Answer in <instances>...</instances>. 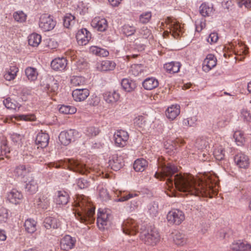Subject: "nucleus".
<instances>
[{
	"instance_id": "obj_1",
	"label": "nucleus",
	"mask_w": 251,
	"mask_h": 251,
	"mask_svg": "<svg viewBox=\"0 0 251 251\" xmlns=\"http://www.w3.org/2000/svg\"><path fill=\"white\" fill-rule=\"evenodd\" d=\"M189 195L198 197L212 198L217 194V177L206 175L201 177L194 176L189 173Z\"/></svg>"
},
{
	"instance_id": "obj_2",
	"label": "nucleus",
	"mask_w": 251,
	"mask_h": 251,
	"mask_svg": "<svg viewBox=\"0 0 251 251\" xmlns=\"http://www.w3.org/2000/svg\"><path fill=\"white\" fill-rule=\"evenodd\" d=\"M177 172V168L174 164L169 163L163 166L160 171L156 172L154 176L160 180L167 177L166 183H168L169 187L172 186L174 184L179 192L183 193L181 194L182 196H187L188 189V176L179 174L173 176V175Z\"/></svg>"
},
{
	"instance_id": "obj_3",
	"label": "nucleus",
	"mask_w": 251,
	"mask_h": 251,
	"mask_svg": "<svg viewBox=\"0 0 251 251\" xmlns=\"http://www.w3.org/2000/svg\"><path fill=\"white\" fill-rule=\"evenodd\" d=\"M75 216L81 223L92 222L95 208L85 196L78 197L75 201Z\"/></svg>"
},
{
	"instance_id": "obj_4",
	"label": "nucleus",
	"mask_w": 251,
	"mask_h": 251,
	"mask_svg": "<svg viewBox=\"0 0 251 251\" xmlns=\"http://www.w3.org/2000/svg\"><path fill=\"white\" fill-rule=\"evenodd\" d=\"M47 165L49 168L54 167L57 169L67 167L70 170L80 174H87L90 172V170L82 162L72 159L50 162Z\"/></svg>"
},
{
	"instance_id": "obj_5",
	"label": "nucleus",
	"mask_w": 251,
	"mask_h": 251,
	"mask_svg": "<svg viewBox=\"0 0 251 251\" xmlns=\"http://www.w3.org/2000/svg\"><path fill=\"white\" fill-rule=\"evenodd\" d=\"M140 238L146 244L154 246L159 242L160 236L156 229L150 227L141 231Z\"/></svg>"
},
{
	"instance_id": "obj_6",
	"label": "nucleus",
	"mask_w": 251,
	"mask_h": 251,
	"mask_svg": "<svg viewBox=\"0 0 251 251\" xmlns=\"http://www.w3.org/2000/svg\"><path fill=\"white\" fill-rule=\"evenodd\" d=\"M80 136L79 132L75 129L61 132L59 135V140L61 144L67 146Z\"/></svg>"
},
{
	"instance_id": "obj_7",
	"label": "nucleus",
	"mask_w": 251,
	"mask_h": 251,
	"mask_svg": "<svg viewBox=\"0 0 251 251\" xmlns=\"http://www.w3.org/2000/svg\"><path fill=\"white\" fill-rule=\"evenodd\" d=\"M56 22L53 17L48 14H44L41 16L39 22V27L43 31H49L54 28Z\"/></svg>"
},
{
	"instance_id": "obj_8",
	"label": "nucleus",
	"mask_w": 251,
	"mask_h": 251,
	"mask_svg": "<svg viewBox=\"0 0 251 251\" xmlns=\"http://www.w3.org/2000/svg\"><path fill=\"white\" fill-rule=\"evenodd\" d=\"M185 216L183 212L179 209H174L169 211L167 215V219L170 224L178 225L184 221Z\"/></svg>"
},
{
	"instance_id": "obj_9",
	"label": "nucleus",
	"mask_w": 251,
	"mask_h": 251,
	"mask_svg": "<svg viewBox=\"0 0 251 251\" xmlns=\"http://www.w3.org/2000/svg\"><path fill=\"white\" fill-rule=\"evenodd\" d=\"M122 227L123 232L127 235H135L138 231L137 223L132 219L124 221Z\"/></svg>"
},
{
	"instance_id": "obj_10",
	"label": "nucleus",
	"mask_w": 251,
	"mask_h": 251,
	"mask_svg": "<svg viewBox=\"0 0 251 251\" xmlns=\"http://www.w3.org/2000/svg\"><path fill=\"white\" fill-rule=\"evenodd\" d=\"M169 25L170 33L175 38H177L182 32V27L176 19L168 17L166 20Z\"/></svg>"
},
{
	"instance_id": "obj_11",
	"label": "nucleus",
	"mask_w": 251,
	"mask_h": 251,
	"mask_svg": "<svg viewBox=\"0 0 251 251\" xmlns=\"http://www.w3.org/2000/svg\"><path fill=\"white\" fill-rule=\"evenodd\" d=\"M129 135L126 131L124 130H117L114 134L115 144L116 147L123 148L127 143Z\"/></svg>"
},
{
	"instance_id": "obj_12",
	"label": "nucleus",
	"mask_w": 251,
	"mask_h": 251,
	"mask_svg": "<svg viewBox=\"0 0 251 251\" xmlns=\"http://www.w3.org/2000/svg\"><path fill=\"white\" fill-rule=\"evenodd\" d=\"M111 217L109 210H99L97 215V224L99 228H104V226L107 225Z\"/></svg>"
},
{
	"instance_id": "obj_13",
	"label": "nucleus",
	"mask_w": 251,
	"mask_h": 251,
	"mask_svg": "<svg viewBox=\"0 0 251 251\" xmlns=\"http://www.w3.org/2000/svg\"><path fill=\"white\" fill-rule=\"evenodd\" d=\"M76 39L79 45H86L91 39V34L86 28H83L77 31Z\"/></svg>"
},
{
	"instance_id": "obj_14",
	"label": "nucleus",
	"mask_w": 251,
	"mask_h": 251,
	"mask_svg": "<svg viewBox=\"0 0 251 251\" xmlns=\"http://www.w3.org/2000/svg\"><path fill=\"white\" fill-rule=\"evenodd\" d=\"M91 25L94 28L101 32L105 31L108 27L107 20L100 17L94 18L91 21Z\"/></svg>"
},
{
	"instance_id": "obj_15",
	"label": "nucleus",
	"mask_w": 251,
	"mask_h": 251,
	"mask_svg": "<svg viewBox=\"0 0 251 251\" xmlns=\"http://www.w3.org/2000/svg\"><path fill=\"white\" fill-rule=\"evenodd\" d=\"M70 196L68 193L64 190L57 191L54 196V201L57 205H66L69 202Z\"/></svg>"
},
{
	"instance_id": "obj_16",
	"label": "nucleus",
	"mask_w": 251,
	"mask_h": 251,
	"mask_svg": "<svg viewBox=\"0 0 251 251\" xmlns=\"http://www.w3.org/2000/svg\"><path fill=\"white\" fill-rule=\"evenodd\" d=\"M234 162L240 168L247 169L249 167L250 161L247 155L243 153H239L234 157Z\"/></svg>"
},
{
	"instance_id": "obj_17",
	"label": "nucleus",
	"mask_w": 251,
	"mask_h": 251,
	"mask_svg": "<svg viewBox=\"0 0 251 251\" xmlns=\"http://www.w3.org/2000/svg\"><path fill=\"white\" fill-rule=\"evenodd\" d=\"M232 115L230 111H223L221 115L218 118L217 125L219 127L227 126L230 122Z\"/></svg>"
},
{
	"instance_id": "obj_18",
	"label": "nucleus",
	"mask_w": 251,
	"mask_h": 251,
	"mask_svg": "<svg viewBox=\"0 0 251 251\" xmlns=\"http://www.w3.org/2000/svg\"><path fill=\"white\" fill-rule=\"evenodd\" d=\"M233 251H251V244L241 240L234 241L230 245Z\"/></svg>"
},
{
	"instance_id": "obj_19",
	"label": "nucleus",
	"mask_w": 251,
	"mask_h": 251,
	"mask_svg": "<svg viewBox=\"0 0 251 251\" xmlns=\"http://www.w3.org/2000/svg\"><path fill=\"white\" fill-rule=\"evenodd\" d=\"M89 90L86 88L76 89L72 92L73 98L76 101L84 100L89 96Z\"/></svg>"
},
{
	"instance_id": "obj_20",
	"label": "nucleus",
	"mask_w": 251,
	"mask_h": 251,
	"mask_svg": "<svg viewBox=\"0 0 251 251\" xmlns=\"http://www.w3.org/2000/svg\"><path fill=\"white\" fill-rule=\"evenodd\" d=\"M116 66V64L114 61L105 60L98 62L96 67L99 71L106 72L114 70Z\"/></svg>"
},
{
	"instance_id": "obj_21",
	"label": "nucleus",
	"mask_w": 251,
	"mask_h": 251,
	"mask_svg": "<svg viewBox=\"0 0 251 251\" xmlns=\"http://www.w3.org/2000/svg\"><path fill=\"white\" fill-rule=\"evenodd\" d=\"M216 63L217 59L215 56L212 54H208L203 62V71L205 72H209L216 65Z\"/></svg>"
},
{
	"instance_id": "obj_22",
	"label": "nucleus",
	"mask_w": 251,
	"mask_h": 251,
	"mask_svg": "<svg viewBox=\"0 0 251 251\" xmlns=\"http://www.w3.org/2000/svg\"><path fill=\"white\" fill-rule=\"evenodd\" d=\"M75 238L66 235L60 241V247L62 250L65 251L71 250L75 246Z\"/></svg>"
},
{
	"instance_id": "obj_23",
	"label": "nucleus",
	"mask_w": 251,
	"mask_h": 251,
	"mask_svg": "<svg viewBox=\"0 0 251 251\" xmlns=\"http://www.w3.org/2000/svg\"><path fill=\"white\" fill-rule=\"evenodd\" d=\"M184 141L180 139H177L176 140H168L164 143V148L167 152L172 153L176 150L179 144H183Z\"/></svg>"
},
{
	"instance_id": "obj_24",
	"label": "nucleus",
	"mask_w": 251,
	"mask_h": 251,
	"mask_svg": "<svg viewBox=\"0 0 251 251\" xmlns=\"http://www.w3.org/2000/svg\"><path fill=\"white\" fill-rule=\"evenodd\" d=\"M109 166L114 171L119 170L124 165V161L121 156L114 154L109 161Z\"/></svg>"
},
{
	"instance_id": "obj_25",
	"label": "nucleus",
	"mask_w": 251,
	"mask_h": 251,
	"mask_svg": "<svg viewBox=\"0 0 251 251\" xmlns=\"http://www.w3.org/2000/svg\"><path fill=\"white\" fill-rule=\"evenodd\" d=\"M32 171V168L29 165L22 164L16 167L14 173L18 176L24 178L26 176Z\"/></svg>"
},
{
	"instance_id": "obj_26",
	"label": "nucleus",
	"mask_w": 251,
	"mask_h": 251,
	"mask_svg": "<svg viewBox=\"0 0 251 251\" xmlns=\"http://www.w3.org/2000/svg\"><path fill=\"white\" fill-rule=\"evenodd\" d=\"M67 65V60L64 58H57L53 59L51 62V67L56 71H63L65 69Z\"/></svg>"
},
{
	"instance_id": "obj_27",
	"label": "nucleus",
	"mask_w": 251,
	"mask_h": 251,
	"mask_svg": "<svg viewBox=\"0 0 251 251\" xmlns=\"http://www.w3.org/2000/svg\"><path fill=\"white\" fill-rule=\"evenodd\" d=\"M234 51L235 54L241 57H237V59L242 60L245 58V56L249 52V48L246 45L244 44L238 43L237 45L234 48Z\"/></svg>"
},
{
	"instance_id": "obj_28",
	"label": "nucleus",
	"mask_w": 251,
	"mask_h": 251,
	"mask_svg": "<svg viewBox=\"0 0 251 251\" xmlns=\"http://www.w3.org/2000/svg\"><path fill=\"white\" fill-rule=\"evenodd\" d=\"M50 139L49 135L44 132H39L36 136L35 142L38 146V148L39 147L44 148L46 147L49 144V141Z\"/></svg>"
},
{
	"instance_id": "obj_29",
	"label": "nucleus",
	"mask_w": 251,
	"mask_h": 251,
	"mask_svg": "<svg viewBox=\"0 0 251 251\" xmlns=\"http://www.w3.org/2000/svg\"><path fill=\"white\" fill-rule=\"evenodd\" d=\"M19 71V69L16 66H12L9 68L6 69L3 73V77L6 80L11 81L14 80Z\"/></svg>"
},
{
	"instance_id": "obj_30",
	"label": "nucleus",
	"mask_w": 251,
	"mask_h": 251,
	"mask_svg": "<svg viewBox=\"0 0 251 251\" xmlns=\"http://www.w3.org/2000/svg\"><path fill=\"white\" fill-rule=\"evenodd\" d=\"M23 198L22 194L16 189H12L7 194V199L13 204H17Z\"/></svg>"
},
{
	"instance_id": "obj_31",
	"label": "nucleus",
	"mask_w": 251,
	"mask_h": 251,
	"mask_svg": "<svg viewBox=\"0 0 251 251\" xmlns=\"http://www.w3.org/2000/svg\"><path fill=\"white\" fill-rule=\"evenodd\" d=\"M159 85L158 81L153 77L146 78L142 82L144 88L147 90H151L156 88Z\"/></svg>"
},
{
	"instance_id": "obj_32",
	"label": "nucleus",
	"mask_w": 251,
	"mask_h": 251,
	"mask_svg": "<svg viewBox=\"0 0 251 251\" xmlns=\"http://www.w3.org/2000/svg\"><path fill=\"white\" fill-rule=\"evenodd\" d=\"M180 113V107L178 105H172L166 111V115L170 120H174Z\"/></svg>"
},
{
	"instance_id": "obj_33",
	"label": "nucleus",
	"mask_w": 251,
	"mask_h": 251,
	"mask_svg": "<svg viewBox=\"0 0 251 251\" xmlns=\"http://www.w3.org/2000/svg\"><path fill=\"white\" fill-rule=\"evenodd\" d=\"M120 95L116 91L106 92L103 94V99L108 103L113 104L120 99Z\"/></svg>"
},
{
	"instance_id": "obj_34",
	"label": "nucleus",
	"mask_w": 251,
	"mask_h": 251,
	"mask_svg": "<svg viewBox=\"0 0 251 251\" xmlns=\"http://www.w3.org/2000/svg\"><path fill=\"white\" fill-rule=\"evenodd\" d=\"M25 74L27 79L32 82L37 80L39 75L37 69L32 67H28L25 69Z\"/></svg>"
},
{
	"instance_id": "obj_35",
	"label": "nucleus",
	"mask_w": 251,
	"mask_h": 251,
	"mask_svg": "<svg viewBox=\"0 0 251 251\" xmlns=\"http://www.w3.org/2000/svg\"><path fill=\"white\" fill-rule=\"evenodd\" d=\"M121 85L123 89L127 92L132 91L136 87L135 82L128 78L123 79L121 81Z\"/></svg>"
},
{
	"instance_id": "obj_36",
	"label": "nucleus",
	"mask_w": 251,
	"mask_h": 251,
	"mask_svg": "<svg viewBox=\"0 0 251 251\" xmlns=\"http://www.w3.org/2000/svg\"><path fill=\"white\" fill-rule=\"evenodd\" d=\"M148 163L143 158L136 159L133 164V168L136 172H143L148 166Z\"/></svg>"
},
{
	"instance_id": "obj_37",
	"label": "nucleus",
	"mask_w": 251,
	"mask_h": 251,
	"mask_svg": "<svg viewBox=\"0 0 251 251\" xmlns=\"http://www.w3.org/2000/svg\"><path fill=\"white\" fill-rule=\"evenodd\" d=\"M180 64L177 62H171L166 63L164 68L166 71L170 74L177 73L179 71Z\"/></svg>"
},
{
	"instance_id": "obj_38",
	"label": "nucleus",
	"mask_w": 251,
	"mask_h": 251,
	"mask_svg": "<svg viewBox=\"0 0 251 251\" xmlns=\"http://www.w3.org/2000/svg\"><path fill=\"white\" fill-rule=\"evenodd\" d=\"M90 53L100 57H106L109 55V52L106 49L97 46H91L89 49Z\"/></svg>"
},
{
	"instance_id": "obj_39",
	"label": "nucleus",
	"mask_w": 251,
	"mask_h": 251,
	"mask_svg": "<svg viewBox=\"0 0 251 251\" xmlns=\"http://www.w3.org/2000/svg\"><path fill=\"white\" fill-rule=\"evenodd\" d=\"M37 222L33 219L25 220L24 226L25 231L29 233H33L36 230Z\"/></svg>"
},
{
	"instance_id": "obj_40",
	"label": "nucleus",
	"mask_w": 251,
	"mask_h": 251,
	"mask_svg": "<svg viewBox=\"0 0 251 251\" xmlns=\"http://www.w3.org/2000/svg\"><path fill=\"white\" fill-rule=\"evenodd\" d=\"M45 89L50 95L52 96L56 94L58 89L57 81L54 80L50 81L46 85Z\"/></svg>"
},
{
	"instance_id": "obj_41",
	"label": "nucleus",
	"mask_w": 251,
	"mask_h": 251,
	"mask_svg": "<svg viewBox=\"0 0 251 251\" xmlns=\"http://www.w3.org/2000/svg\"><path fill=\"white\" fill-rule=\"evenodd\" d=\"M39 207L47 209L50 205V200L47 195H40L36 201Z\"/></svg>"
},
{
	"instance_id": "obj_42",
	"label": "nucleus",
	"mask_w": 251,
	"mask_h": 251,
	"mask_svg": "<svg viewBox=\"0 0 251 251\" xmlns=\"http://www.w3.org/2000/svg\"><path fill=\"white\" fill-rule=\"evenodd\" d=\"M43 225L47 229H50L51 228H57L58 227L57 220L52 217H48L45 219Z\"/></svg>"
},
{
	"instance_id": "obj_43",
	"label": "nucleus",
	"mask_w": 251,
	"mask_h": 251,
	"mask_svg": "<svg viewBox=\"0 0 251 251\" xmlns=\"http://www.w3.org/2000/svg\"><path fill=\"white\" fill-rule=\"evenodd\" d=\"M38 189V184L37 181L33 178H31L30 180L26 184V191L30 194H33L37 191Z\"/></svg>"
},
{
	"instance_id": "obj_44",
	"label": "nucleus",
	"mask_w": 251,
	"mask_h": 251,
	"mask_svg": "<svg viewBox=\"0 0 251 251\" xmlns=\"http://www.w3.org/2000/svg\"><path fill=\"white\" fill-rule=\"evenodd\" d=\"M41 36L37 33H32L28 37V44L32 47H37L41 42Z\"/></svg>"
},
{
	"instance_id": "obj_45",
	"label": "nucleus",
	"mask_w": 251,
	"mask_h": 251,
	"mask_svg": "<svg viewBox=\"0 0 251 251\" xmlns=\"http://www.w3.org/2000/svg\"><path fill=\"white\" fill-rule=\"evenodd\" d=\"M195 146L198 150H207V149L209 148V143L207 140L206 138L203 137L198 138L196 139Z\"/></svg>"
},
{
	"instance_id": "obj_46",
	"label": "nucleus",
	"mask_w": 251,
	"mask_h": 251,
	"mask_svg": "<svg viewBox=\"0 0 251 251\" xmlns=\"http://www.w3.org/2000/svg\"><path fill=\"white\" fill-rule=\"evenodd\" d=\"M200 12L203 17L209 16L213 12V7L210 6L205 3H202L200 7Z\"/></svg>"
},
{
	"instance_id": "obj_47",
	"label": "nucleus",
	"mask_w": 251,
	"mask_h": 251,
	"mask_svg": "<svg viewBox=\"0 0 251 251\" xmlns=\"http://www.w3.org/2000/svg\"><path fill=\"white\" fill-rule=\"evenodd\" d=\"M75 23V17L71 14H66L64 17L63 25L66 28L73 26Z\"/></svg>"
},
{
	"instance_id": "obj_48",
	"label": "nucleus",
	"mask_w": 251,
	"mask_h": 251,
	"mask_svg": "<svg viewBox=\"0 0 251 251\" xmlns=\"http://www.w3.org/2000/svg\"><path fill=\"white\" fill-rule=\"evenodd\" d=\"M117 195L118 197H120L118 199L117 201L120 202L126 201L132 198L138 196V194L136 193H123L121 191H119V194H117Z\"/></svg>"
},
{
	"instance_id": "obj_49",
	"label": "nucleus",
	"mask_w": 251,
	"mask_h": 251,
	"mask_svg": "<svg viewBox=\"0 0 251 251\" xmlns=\"http://www.w3.org/2000/svg\"><path fill=\"white\" fill-rule=\"evenodd\" d=\"M3 103L4 106L7 108L12 110H16L17 109H19L20 105L9 98H6L3 100Z\"/></svg>"
},
{
	"instance_id": "obj_50",
	"label": "nucleus",
	"mask_w": 251,
	"mask_h": 251,
	"mask_svg": "<svg viewBox=\"0 0 251 251\" xmlns=\"http://www.w3.org/2000/svg\"><path fill=\"white\" fill-rule=\"evenodd\" d=\"M59 111L64 114H73L76 112V108L73 106L62 105L59 108Z\"/></svg>"
},
{
	"instance_id": "obj_51",
	"label": "nucleus",
	"mask_w": 251,
	"mask_h": 251,
	"mask_svg": "<svg viewBox=\"0 0 251 251\" xmlns=\"http://www.w3.org/2000/svg\"><path fill=\"white\" fill-rule=\"evenodd\" d=\"M225 149L222 146H218L215 149L213 155L217 160H222L225 157Z\"/></svg>"
},
{
	"instance_id": "obj_52",
	"label": "nucleus",
	"mask_w": 251,
	"mask_h": 251,
	"mask_svg": "<svg viewBox=\"0 0 251 251\" xmlns=\"http://www.w3.org/2000/svg\"><path fill=\"white\" fill-rule=\"evenodd\" d=\"M122 31L125 35L129 36L133 35L136 31V28L133 25H125L122 27Z\"/></svg>"
},
{
	"instance_id": "obj_53",
	"label": "nucleus",
	"mask_w": 251,
	"mask_h": 251,
	"mask_svg": "<svg viewBox=\"0 0 251 251\" xmlns=\"http://www.w3.org/2000/svg\"><path fill=\"white\" fill-rule=\"evenodd\" d=\"M233 137L238 146L242 145L245 141L243 133L240 130L236 131L234 132Z\"/></svg>"
},
{
	"instance_id": "obj_54",
	"label": "nucleus",
	"mask_w": 251,
	"mask_h": 251,
	"mask_svg": "<svg viewBox=\"0 0 251 251\" xmlns=\"http://www.w3.org/2000/svg\"><path fill=\"white\" fill-rule=\"evenodd\" d=\"M10 152V148L7 146V141L5 140L2 141L0 146V156H5L8 157L7 154Z\"/></svg>"
},
{
	"instance_id": "obj_55",
	"label": "nucleus",
	"mask_w": 251,
	"mask_h": 251,
	"mask_svg": "<svg viewBox=\"0 0 251 251\" xmlns=\"http://www.w3.org/2000/svg\"><path fill=\"white\" fill-rule=\"evenodd\" d=\"M13 18L17 22L23 23L25 21L26 15L22 11H18L13 13Z\"/></svg>"
},
{
	"instance_id": "obj_56",
	"label": "nucleus",
	"mask_w": 251,
	"mask_h": 251,
	"mask_svg": "<svg viewBox=\"0 0 251 251\" xmlns=\"http://www.w3.org/2000/svg\"><path fill=\"white\" fill-rule=\"evenodd\" d=\"M72 84L75 86L83 85L85 83L84 77L79 76H74L71 79Z\"/></svg>"
},
{
	"instance_id": "obj_57",
	"label": "nucleus",
	"mask_w": 251,
	"mask_h": 251,
	"mask_svg": "<svg viewBox=\"0 0 251 251\" xmlns=\"http://www.w3.org/2000/svg\"><path fill=\"white\" fill-rule=\"evenodd\" d=\"M99 195L102 201H107L109 199V195L106 188L101 186L98 187Z\"/></svg>"
},
{
	"instance_id": "obj_58",
	"label": "nucleus",
	"mask_w": 251,
	"mask_h": 251,
	"mask_svg": "<svg viewBox=\"0 0 251 251\" xmlns=\"http://www.w3.org/2000/svg\"><path fill=\"white\" fill-rule=\"evenodd\" d=\"M148 207L149 213L152 216H155L158 213V203L157 202L153 201L151 203Z\"/></svg>"
},
{
	"instance_id": "obj_59",
	"label": "nucleus",
	"mask_w": 251,
	"mask_h": 251,
	"mask_svg": "<svg viewBox=\"0 0 251 251\" xmlns=\"http://www.w3.org/2000/svg\"><path fill=\"white\" fill-rule=\"evenodd\" d=\"M143 66L141 64L132 65L130 69L131 74L134 76H137L143 72Z\"/></svg>"
},
{
	"instance_id": "obj_60",
	"label": "nucleus",
	"mask_w": 251,
	"mask_h": 251,
	"mask_svg": "<svg viewBox=\"0 0 251 251\" xmlns=\"http://www.w3.org/2000/svg\"><path fill=\"white\" fill-rule=\"evenodd\" d=\"M146 120L145 117L142 115L136 116L133 120V123L135 126L143 127L145 125Z\"/></svg>"
},
{
	"instance_id": "obj_61",
	"label": "nucleus",
	"mask_w": 251,
	"mask_h": 251,
	"mask_svg": "<svg viewBox=\"0 0 251 251\" xmlns=\"http://www.w3.org/2000/svg\"><path fill=\"white\" fill-rule=\"evenodd\" d=\"M138 32L139 35L145 39H147L152 36L151 31L146 26H143L139 29Z\"/></svg>"
},
{
	"instance_id": "obj_62",
	"label": "nucleus",
	"mask_w": 251,
	"mask_h": 251,
	"mask_svg": "<svg viewBox=\"0 0 251 251\" xmlns=\"http://www.w3.org/2000/svg\"><path fill=\"white\" fill-rule=\"evenodd\" d=\"M76 184L80 189H85L90 186V182L84 178H80L77 180Z\"/></svg>"
},
{
	"instance_id": "obj_63",
	"label": "nucleus",
	"mask_w": 251,
	"mask_h": 251,
	"mask_svg": "<svg viewBox=\"0 0 251 251\" xmlns=\"http://www.w3.org/2000/svg\"><path fill=\"white\" fill-rule=\"evenodd\" d=\"M151 17V12H146L140 15L139 21L142 24L148 23Z\"/></svg>"
},
{
	"instance_id": "obj_64",
	"label": "nucleus",
	"mask_w": 251,
	"mask_h": 251,
	"mask_svg": "<svg viewBox=\"0 0 251 251\" xmlns=\"http://www.w3.org/2000/svg\"><path fill=\"white\" fill-rule=\"evenodd\" d=\"M241 116L243 120L250 124L251 123V113L246 109H243L241 112Z\"/></svg>"
}]
</instances>
